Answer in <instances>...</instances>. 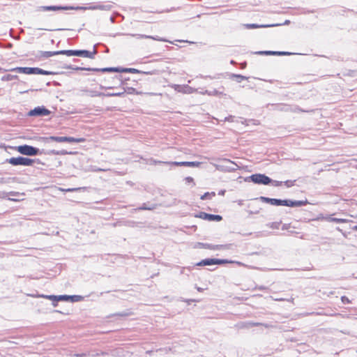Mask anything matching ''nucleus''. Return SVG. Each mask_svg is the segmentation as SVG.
<instances>
[{
    "label": "nucleus",
    "instance_id": "f3484780",
    "mask_svg": "<svg viewBox=\"0 0 357 357\" xmlns=\"http://www.w3.org/2000/svg\"><path fill=\"white\" fill-rule=\"evenodd\" d=\"M82 189V188H67V189H64L62 188H59V190L61 192H76V191H79ZM83 189H84V188H83Z\"/></svg>",
    "mask_w": 357,
    "mask_h": 357
},
{
    "label": "nucleus",
    "instance_id": "423d86ee",
    "mask_svg": "<svg viewBox=\"0 0 357 357\" xmlns=\"http://www.w3.org/2000/svg\"><path fill=\"white\" fill-rule=\"evenodd\" d=\"M234 263L233 261H229L227 259H205L202 260L201 261L197 264V266H211L214 264H230Z\"/></svg>",
    "mask_w": 357,
    "mask_h": 357
},
{
    "label": "nucleus",
    "instance_id": "c85d7f7f",
    "mask_svg": "<svg viewBox=\"0 0 357 357\" xmlns=\"http://www.w3.org/2000/svg\"><path fill=\"white\" fill-rule=\"evenodd\" d=\"M142 38H152V39H155L153 37H151V36H142Z\"/></svg>",
    "mask_w": 357,
    "mask_h": 357
},
{
    "label": "nucleus",
    "instance_id": "bb28decb",
    "mask_svg": "<svg viewBox=\"0 0 357 357\" xmlns=\"http://www.w3.org/2000/svg\"><path fill=\"white\" fill-rule=\"evenodd\" d=\"M90 96H92V97H93V96H101V93H93L91 92Z\"/></svg>",
    "mask_w": 357,
    "mask_h": 357
},
{
    "label": "nucleus",
    "instance_id": "1a4fd4ad",
    "mask_svg": "<svg viewBox=\"0 0 357 357\" xmlns=\"http://www.w3.org/2000/svg\"><path fill=\"white\" fill-rule=\"evenodd\" d=\"M58 54H62V50L61 51H56V52H51V51H40L38 52V54L36 56V58L38 61L43 60L45 59L50 58L51 56L58 55Z\"/></svg>",
    "mask_w": 357,
    "mask_h": 357
},
{
    "label": "nucleus",
    "instance_id": "9b49d317",
    "mask_svg": "<svg viewBox=\"0 0 357 357\" xmlns=\"http://www.w3.org/2000/svg\"><path fill=\"white\" fill-rule=\"evenodd\" d=\"M50 114V112L43 107H36L34 109L31 110L29 112L31 116H47Z\"/></svg>",
    "mask_w": 357,
    "mask_h": 357
},
{
    "label": "nucleus",
    "instance_id": "20e7f679",
    "mask_svg": "<svg viewBox=\"0 0 357 357\" xmlns=\"http://www.w3.org/2000/svg\"><path fill=\"white\" fill-rule=\"evenodd\" d=\"M13 149L22 155L30 156L36 155L39 152L37 148L26 144L15 146Z\"/></svg>",
    "mask_w": 357,
    "mask_h": 357
},
{
    "label": "nucleus",
    "instance_id": "a211bd4d",
    "mask_svg": "<svg viewBox=\"0 0 357 357\" xmlns=\"http://www.w3.org/2000/svg\"><path fill=\"white\" fill-rule=\"evenodd\" d=\"M215 195V193L214 192H206L203 195L201 196V199L204 200L206 199H211L212 197H214Z\"/></svg>",
    "mask_w": 357,
    "mask_h": 357
},
{
    "label": "nucleus",
    "instance_id": "dca6fc26",
    "mask_svg": "<svg viewBox=\"0 0 357 357\" xmlns=\"http://www.w3.org/2000/svg\"><path fill=\"white\" fill-rule=\"evenodd\" d=\"M266 55H288L289 54V52H272V51H267L264 52Z\"/></svg>",
    "mask_w": 357,
    "mask_h": 357
},
{
    "label": "nucleus",
    "instance_id": "393cba45",
    "mask_svg": "<svg viewBox=\"0 0 357 357\" xmlns=\"http://www.w3.org/2000/svg\"><path fill=\"white\" fill-rule=\"evenodd\" d=\"M271 199L272 198H268V197H260V199L264 202H266V203H268V204H271Z\"/></svg>",
    "mask_w": 357,
    "mask_h": 357
},
{
    "label": "nucleus",
    "instance_id": "9d476101",
    "mask_svg": "<svg viewBox=\"0 0 357 357\" xmlns=\"http://www.w3.org/2000/svg\"><path fill=\"white\" fill-rule=\"evenodd\" d=\"M197 218H199L203 220H206L208 221H217L219 222L222 220V216L219 215H213L208 214L205 212H200L198 215H195Z\"/></svg>",
    "mask_w": 357,
    "mask_h": 357
},
{
    "label": "nucleus",
    "instance_id": "4468645a",
    "mask_svg": "<svg viewBox=\"0 0 357 357\" xmlns=\"http://www.w3.org/2000/svg\"><path fill=\"white\" fill-rule=\"evenodd\" d=\"M324 220L328 221V222H336V223H347V222H349V220H347V219L337 218H333V217H331V216H328V217L324 218Z\"/></svg>",
    "mask_w": 357,
    "mask_h": 357
},
{
    "label": "nucleus",
    "instance_id": "0eeeda50",
    "mask_svg": "<svg viewBox=\"0 0 357 357\" xmlns=\"http://www.w3.org/2000/svg\"><path fill=\"white\" fill-rule=\"evenodd\" d=\"M49 139L56 142H84L85 141L84 138H75L73 137H56L51 136L49 137Z\"/></svg>",
    "mask_w": 357,
    "mask_h": 357
},
{
    "label": "nucleus",
    "instance_id": "f8f14e48",
    "mask_svg": "<svg viewBox=\"0 0 357 357\" xmlns=\"http://www.w3.org/2000/svg\"><path fill=\"white\" fill-rule=\"evenodd\" d=\"M30 75L31 74H38V75H50L51 73L49 71L44 70L39 68H30Z\"/></svg>",
    "mask_w": 357,
    "mask_h": 357
},
{
    "label": "nucleus",
    "instance_id": "5701e85b",
    "mask_svg": "<svg viewBox=\"0 0 357 357\" xmlns=\"http://www.w3.org/2000/svg\"><path fill=\"white\" fill-rule=\"evenodd\" d=\"M61 8L58 7V6H47V7H44V10H59Z\"/></svg>",
    "mask_w": 357,
    "mask_h": 357
},
{
    "label": "nucleus",
    "instance_id": "7ed1b4c3",
    "mask_svg": "<svg viewBox=\"0 0 357 357\" xmlns=\"http://www.w3.org/2000/svg\"><path fill=\"white\" fill-rule=\"evenodd\" d=\"M7 162L9 164L13 165V166H17V165H23V166H31L34 163V160L29 158H24V157H17V158H10L8 159Z\"/></svg>",
    "mask_w": 357,
    "mask_h": 357
},
{
    "label": "nucleus",
    "instance_id": "aec40b11",
    "mask_svg": "<svg viewBox=\"0 0 357 357\" xmlns=\"http://www.w3.org/2000/svg\"><path fill=\"white\" fill-rule=\"evenodd\" d=\"M247 29H257L259 27H264V26H260L256 24H247L245 25Z\"/></svg>",
    "mask_w": 357,
    "mask_h": 357
},
{
    "label": "nucleus",
    "instance_id": "6ab92c4d",
    "mask_svg": "<svg viewBox=\"0 0 357 357\" xmlns=\"http://www.w3.org/2000/svg\"><path fill=\"white\" fill-rule=\"evenodd\" d=\"M233 77L235 78L236 81L238 82H241L243 80L248 79V78L245 76L241 75H233Z\"/></svg>",
    "mask_w": 357,
    "mask_h": 357
},
{
    "label": "nucleus",
    "instance_id": "39448f33",
    "mask_svg": "<svg viewBox=\"0 0 357 357\" xmlns=\"http://www.w3.org/2000/svg\"><path fill=\"white\" fill-rule=\"evenodd\" d=\"M305 204V202H303L302 201H291V200H281L278 199H271V203L272 205L275 206H301Z\"/></svg>",
    "mask_w": 357,
    "mask_h": 357
},
{
    "label": "nucleus",
    "instance_id": "cd10ccee",
    "mask_svg": "<svg viewBox=\"0 0 357 357\" xmlns=\"http://www.w3.org/2000/svg\"><path fill=\"white\" fill-rule=\"evenodd\" d=\"M250 326H259V323H250L248 324Z\"/></svg>",
    "mask_w": 357,
    "mask_h": 357
},
{
    "label": "nucleus",
    "instance_id": "f257e3e1",
    "mask_svg": "<svg viewBox=\"0 0 357 357\" xmlns=\"http://www.w3.org/2000/svg\"><path fill=\"white\" fill-rule=\"evenodd\" d=\"M97 51L94 49L93 52L88 50H62V54L70 56H77L85 58L93 59Z\"/></svg>",
    "mask_w": 357,
    "mask_h": 357
},
{
    "label": "nucleus",
    "instance_id": "6e6552de",
    "mask_svg": "<svg viewBox=\"0 0 357 357\" xmlns=\"http://www.w3.org/2000/svg\"><path fill=\"white\" fill-rule=\"evenodd\" d=\"M250 179L252 182L257 184L268 185L271 182V179L268 176L261 174H252L250 176Z\"/></svg>",
    "mask_w": 357,
    "mask_h": 357
},
{
    "label": "nucleus",
    "instance_id": "f03ea898",
    "mask_svg": "<svg viewBox=\"0 0 357 357\" xmlns=\"http://www.w3.org/2000/svg\"><path fill=\"white\" fill-rule=\"evenodd\" d=\"M153 164H166L172 166H176V167H199L202 162L198 161H194V162H165V161H160V160H154L153 161Z\"/></svg>",
    "mask_w": 357,
    "mask_h": 357
},
{
    "label": "nucleus",
    "instance_id": "412c9836",
    "mask_svg": "<svg viewBox=\"0 0 357 357\" xmlns=\"http://www.w3.org/2000/svg\"><path fill=\"white\" fill-rule=\"evenodd\" d=\"M341 301L344 304H350L351 303V300H350L348 297L343 296L341 297Z\"/></svg>",
    "mask_w": 357,
    "mask_h": 357
},
{
    "label": "nucleus",
    "instance_id": "ddd939ff",
    "mask_svg": "<svg viewBox=\"0 0 357 357\" xmlns=\"http://www.w3.org/2000/svg\"><path fill=\"white\" fill-rule=\"evenodd\" d=\"M41 297L46 298L52 301H68L70 298L68 296H41Z\"/></svg>",
    "mask_w": 357,
    "mask_h": 357
},
{
    "label": "nucleus",
    "instance_id": "7c9ffc66",
    "mask_svg": "<svg viewBox=\"0 0 357 357\" xmlns=\"http://www.w3.org/2000/svg\"><path fill=\"white\" fill-rule=\"evenodd\" d=\"M236 263L237 264H238V265H241V264H242L241 262H238V261H236Z\"/></svg>",
    "mask_w": 357,
    "mask_h": 357
},
{
    "label": "nucleus",
    "instance_id": "c756f323",
    "mask_svg": "<svg viewBox=\"0 0 357 357\" xmlns=\"http://www.w3.org/2000/svg\"><path fill=\"white\" fill-rule=\"evenodd\" d=\"M102 70V71H112V68H104Z\"/></svg>",
    "mask_w": 357,
    "mask_h": 357
},
{
    "label": "nucleus",
    "instance_id": "2eb2a0df",
    "mask_svg": "<svg viewBox=\"0 0 357 357\" xmlns=\"http://www.w3.org/2000/svg\"><path fill=\"white\" fill-rule=\"evenodd\" d=\"M29 67H17L10 70V71L17 72L19 73H23L30 75Z\"/></svg>",
    "mask_w": 357,
    "mask_h": 357
},
{
    "label": "nucleus",
    "instance_id": "4be33fe9",
    "mask_svg": "<svg viewBox=\"0 0 357 357\" xmlns=\"http://www.w3.org/2000/svg\"><path fill=\"white\" fill-rule=\"evenodd\" d=\"M222 247H223L222 245H213V246L207 245L205 246V248L211 249V250H219V249L222 248Z\"/></svg>",
    "mask_w": 357,
    "mask_h": 357
},
{
    "label": "nucleus",
    "instance_id": "a878e982",
    "mask_svg": "<svg viewBox=\"0 0 357 357\" xmlns=\"http://www.w3.org/2000/svg\"><path fill=\"white\" fill-rule=\"evenodd\" d=\"M294 181H287L285 182L286 185L287 187H290V186L294 185Z\"/></svg>",
    "mask_w": 357,
    "mask_h": 357
},
{
    "label": "nucleus",
    "instance_id": "b1692460",
    "mask_svg": "<svg viewBox=\"0 0 357 357\" xmlns=\"http://www.w3.org/2000/svg\"><path fill=\"white\" fill-rule=\"evenodd\" d=\"M185 181H186V183H192L193 185H195V182H194V178L191 176H187L185 178Z\"/></svg>",
    "mask_w": 357,
    "mask_h": 357
}]
</instances>
